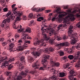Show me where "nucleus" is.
Listing matches in <instances>:
<instances>
[{
    "instance_id": "f257e3e1",
    "label": "nucleus",
    "mask_w": 80,
    "mask_h": 80,
    "mask_svg": "<svg viewBox=\"0 0 80 80\" xmlns=\"http://www.w3.org/2000/svg\"><path fill=\"white\" fill-rule=\"evenodd\" d=\"M17 58H14L12 59H8L7 57H3L0 58V63H2L1 65L2 67L7 68L9 70H10L13 68V65L12 64H9L8 63H11L12 62H13L17 60Z\"/></svg>"
},
{
    "instance_id": "f03ea898",
    "label": "nucleus",
    "mask_w": 80,
    "mask_h": 80,
    "mask_svg": "<svg viewBox=\"0 0 80 80\" xmlns=\"http://www.w3.org/2000/svg\"><path fill=\"white\" fill-rule=\"evenodd\" d=\"M53 8H56V10L55 12L57 13V14H54V16L55 18H53L52 19V21L53 22V21H55V19H57L58 20V23H61L59 22V20H62V18L63 17H65V15H68V13L66 12H62L63 14H61L62 13V12L60 11V8H58L57 7L54 6Z\"/></svg>"
},
{
    "instance_id": "7ed1b4c3",
    "label": "nucleus",
    "mask_w": 80,
    "mask_h": 80,
    "mask_svg": "<svg viewBox=\"0 0 80 80\" xmlns=\"http://www.w3.org/2000/svg\"><path fill=\"white\" fill-rule=\"evenodd\" d=\"M75 19V18L73 17V15H72V14H68L67 16L66 17L65 19H63V20H62V19L59 20V22H62L63 24H60L57 27L58 30H60L61 29V27H66V26H67L66 23H67V22H69L70 21V20L74 21Z\"/></svg>"
},
{
    "instance_id": "20e7f679",
    "label": "nucleus",
    "mask_w": 80,
    "mask_h": 80,
    "mask_svg": "<svg viewBox=\"0 0 80 80\" xmlns=\"http://www.w3.org/2000/svg\"><path fill=\"white\" fill-rule=\"evenodd\" d=\"M42 38H43L41 40V41H37L34 42V45H40V47H45L46 44L44 42V41H48V40L50 39V37L47 36V35L44 33H42Z\"/></svg>"
},
{
    "instance_id": "39448f33",
    "label": "nucleus",
    "mask_w": 80,
    "mask_h": 80,
    "mask_svg": "<svg viewBox=\"0 0 80 80\" xmlns=\"http://www.w3.org/2000/svg\"><path fill=\"white\" fill-rule=\"evenodd\" d=\"M3 23H2L1 26H0V34L2 33V29L1 28H3L5 26H7L5 27L6 29H10L9 25H10V19H6L3 21Z\"/></svg>"
},
{
    "instance_id": "423d86ee",
    "label": "nucleus",
    "mask_w": 80,
    "mask_h": 80,
    "mask_svg": "<svg viewBox=\"0 0 80 80\" xmlns=\"http://www.w3.org/2000/svg\"><path fill=\"white\" fill-rule=\"evenodd\" d=\"M29 71L27 69L24 72H22L21 73V75H18V73H16L14 77L13 78H14V80H20L22 78V76L25 77L27 76V75L28 73V72Z\"/></svg>"
},
{
    "instance_id": "0eeeda50",
    "label": "nucleus",
    "mask_w": 80,
    "mask_h": 80,
    "mask_svg": "<svg viewBox=\"0 0 80 80\" xmlns=\"http://www.w3.org/2000/svg\"><path fill=\"white\" fill-rule=\"evenodd\" d=\"M21 39L19 40L18 41V43H19L18 44V50H23L24 49H26L27 47H28V46L27 44H24L22 46H21L22 45V43H23V41Z\"/></svg>"
},
{
    "instance_id": "6e6552de",
    "label": "nucleus",
    "mask_w": 80,
    "mask_h": 80,
    "mask_svg": "<svg viewBox=\"0 0 80 80\" xmlns=\"http://www.w3.org/2000/svg\"><path fill=\"white\" fill-rule=\"evenodd\" d=\"M50 57V56L48 55H46L44 58V59H42V63L43 65V67H41L40 68V70H44L45 68L46 67L47 65L48 64V62H47V59H48V58Z\"/></svg>"
},
{
    "instance_id": "1a4fd4ad",
    "label": "nucleus",
    "mask_w": 80,
    "mask_h": 80,
    "mask_svg": "<svg viewBox=\"0 0 80 80\" xmlns=\"http://www.w3.org/2000/svg\"><path fill=\"white\" fill-rule=\"evenodd\" d=\"M53 34H54L55 37L57 38V40L59 41V40H62V38L58 37V33H57V32H55V31L54 29H52L49 32V36L50 37L51 36H52Z\"/></svg>"
},
{
    "instance_id": "9d476101",
    "label": "nucleus",
    "mask_w": 80,
    "mask_h": 80,
    "mask_svg": "<svg viewBox=\"0 0 80 80\" xmlns=\"http://www.w3.org/2000/svg\"><path fill=\"white\" fill-rule=\"evenodd\" d=\"M16 6V4H13L12 6V12L14 13V15H15V16H17V15H19V16H21L22 14H23V13L22 12H18L17 11H16V10L17 9V8H14V7H15Z\"/></svg>"
},
{
    "instance_id": "9b49d317",
    "label": "nucleus",
    "mask_w": 80,
    "mask_h": 80,
    "mask_svg": "<svg viewBox=\"0 0 80 80\" xmlns=\"http://www.w3.org/2000/svg\"><path fill=\"white\" fill-rule=\"evenodd\" d=\"M74 34L73 35V37H72V38H73L72 39H71V38L70 37H70V39L71 40H72L70 41V43L72 45H75L76 43H77V40L78 39V37H77V33H74Z\"/></svg>"
},
{
    "instance_id": "f8f14e48",
    "label": "nucleus",
    "mask_w": 80,
    "mask_h": 80,
    "mask_svg": "<svg viewBox=\"0 0 80 80\" xmlns=\"http://www.w3.org/2000/svg\"><path fill=\"white\" fill-rule=\"evenodd\" d=\"M73 26L71 25L69 26V31H68V36L69 37H70L71 38V39H73V35H75V34L74 33H77L76 32H73Z\"/></svg>"
},
{
    "instance_id": "ddd939ff",
    "label": "nucleus",
    "mask_w": 80,
    "mask_h": 80,
    "mask_svg": "<svg viewBox=\"0 0 80 80\" xmlns=\"http://www.w3.org/2000/svg\"><path fill=\"white\" fill-rule=\"evenodd\" d=\"M11 14H12V12L10 11L8 12L7 14H5V17H6L8 18L7 19H8L9 18V19L10 23V21H12V20H13V19H14L15 18V16H13V15H11Z\"/></svg>"
},
{
    "instance_id": "4468645a",
    "label": "nucleus",
    "mask_w": 80,
    "mask_h": 80,
    "mask_svg": "<svg viewBox=\"0 0 80 80\" xmlns=\"http://www.w3.org/2000/svg\"><path fill=\"white\" fill-rule=\"evenodd\" d=\"M62 46L68 47L69 46V44L68 42H62L59 44H58L56 45V47H58L59 49H60L61 47H62Z\"/></svg>"
},
{
    "instance_id": "2eb2a0df",
    "label": "nucleus",
    "mask_w": 80,
    "mask_h": 80,
    "mask_svg": "<svg viewBox=\"0 0 80 80\" xmlns=\"http://www.w3.org/2000/svg\"><path fill=\"white\" fill-rule=\"evenodd\" d=\"M40 65V62H39V60H38L36 62L32 65V67L34 68L35 70L36 69H38Z\"/></svg>"
},
{
    "instance_id": "dca6fc26",
    "label": "nucleus",
    "mask_w": 80,
    "mask_h": 80,
    "mask_svg": "<svg viewBox=\"0 0 80 80\" xmlns=\"http://www.w3.org/2000/svg\"><path fill=\"white\" fill-rule=\"evenodd\" d=\"M54 51V49L52 47H50L49 48V51L48 48H46L44 50V52L45 53H48V54H50V52H52Z\"/></svg>"
},
{
    "instance_id": "f3484780",
    "label": "nucleus",
    "mask_w": 80,
    "mask_h": 80,
    "mask_svg": "<svg viewBox=\"0 0 80 80\" xmlns=\"http://www.w3.org/2000/svg\"><path fill=\"white\" fill-rule=\"evenodd\" d=\"M15 64L17 65V66L18 67V68H19V70H21L22 69L24 68V66H22V63L19 62V61H18L16 63H15Z\"/></svg>"
},
{
    "instance_id": "a211bd4d",
    "label": "nucleus",
    "mask_w": 80,
    "mask_h": 80,
    "mask_svg": "<svg viewBox=\"0 0 80 80\" xmlns=\"http://www.w3.org/2000/svg\"><path fill=\"white\" fill-rule=\"evenodd\" d=\"M75 57H76L74 58V59L72 61V62H77V60L78 59V58L79 57H80V51H78L77 52V54L75 55Z\"/></svg>"
},
{
    "instance_id": "6ab92c4d",
    "label": "nucleus",
    "mask_w": 80,
    "mask_h": 80,
    "mask_svg": "<svg viewBox=\"0 0 80 80\" xmlns=\"http://www.w3.org/2000/svg\"><path fill=\"white\" fill-rule=\"evenodd\" d=\"M6 75L7 76H8V80H10V79H11L13 76L12 75V72H5Z\"/></svg>"
},
{
    "instance_id": "aec40b11",
    "label": "nucleus",
    "mask_w": 80,
    "mask_h": 80,
    "mask_svg": "<svg viewBox=\"0 0 80 80\" xmlns=\"http://www.w3.org/2000/svg\"><path fill=\"white\" fill-rule=\"evenodd\" d=\"M41 54V50L39 52H37L35 51H34L32 52V54L34 56H40Z\"/></svg>"
},
{
    "instance_id": "412c9836",
    "label": "nucleus",
    "mask_w": 80,
    "mask_h": 80,
    "mask_svg": "<svg viewBox=\"0 0 80 80\" xmlns=\"http://www.w3.org/2000/svg\"><path fill=\"white\" fill-rule=\"evenodd\" d=\"M45 9V8H39V9H38V8H33L32 9L33 11H35V10H38V12H42V11H43Z\"/></svg>"
},
{
    "instance_id": "4be33fe9",
    "label": "nucleus",
    "mask_w": 80,
    "mask_h": 80,
    "mask_svg": "<svg viewBox=\"0 0 80 80\" xmlns=\"http://www.w3.org/2000/svg\"><path fill=\"white\" fill-rule=\"evenodd\" d=\"M23 36L24 37H23L22 38V40H23L24 41L25 40V39H30V37L28 36L27 34H23Z\"/></svg>"
},
{
    "instance_id": "5701e85b",
    "label": "nucleus",
    "mask_w": 80,
    "mask_h": 80,
    "mask_svg": "<svg viewBox=\"0 0 80 80\" xmlns=\"http://www.w3.org/2000/svg\"><path fill=\"white\" fill-rule=\"evenodd\" d=\"M42 28L41 30L43 32H44L46 31V29H45V28H47V26L45 25V24H44V25H41Z\"/></svg>"
},
{
    "instance_id": "b1692460",
    "label": "nucleus",
    "mask_w": 80,
    "mask_h": 80,
    "mask_svg": "<svg viewBox=\"0 0 80 80\" xmlns=\"http://www.w3.org/2000/svg\"><path fill=\"white\" fill-rule=\"evenodd\" d=\"M47 68L49 69V70H51L52 72H53L54 74H57V71H56V70L55 69L53 68H50V67H48Z\"/></svg>"
},
{
    "instance_id": "393cba45",
    "label": "nucleus",
    "mask_w": 80,
    "mask_h": 80,
    "mask_svg": "<svg viewBox=\"0 0 80 80\" xmlns=\"http://www.w3.org/2000/svg\"><path fill=\"white\" fill-rule=\"evenodd\" d=\"M80 61H78V63H77L75 65L76 67L77 68V70H78V69H80Z\"/></svg>"
},
{
    "instance_id": "a878e982",
    "label": "nucleus",
    "mask_w": 80,
    "mask_h": 80,
    "mask_svg": "<svg viewBox=\"0 0 80 80\" xmlns=\"http://www.w3.org/2000/svg\"><path fill=\"white\" fill-rule=\"evenodd\" d=\"M53 16V13H51L49 14V17L48 19V21H49L52 19V17Z\"/></svg>"
},
{
    "instance_id": "bb28decb",
    "label": "nucleus",
    "mask_w": 80,
    "mask_h": 80,
    "mask_svg": "<svg viewBox=\"0 0 80 80\" xmlns=\"http://www.w3.org/2000/svg\"><path fill=\"white\" fill-rule=\"evenodd\" d=\"M76 57L75 56H73V55H69L68 56V58H69L70 60H73V58H75Z\"/></svg>"
},
{
    "instance_id": "cd10ccee",
    "label": "nucleus",
    "mask_w": 80,
    "mask_h": 80,
    "mask_svg": "<svg viewBox=\"0 0 80 80\" xmlns=\"http://www.w3.org/2000/svg\"><path fill=\"white\" fill-rule=\"evenodd\" d=\"M20 60L21 62H25V57H24V56H22L20 58Z\"/></svg>"
},
{
    "instance_id": "c85d7f7f",
    "label": "nucleus",
    "mask_w": 80,
    "mask_h": 80,
    "mask_svg": "<svg viewBox=\"0 0 80 80\" xmlns=\"http://www.w3.org/2000/svg\"><path fill=\"white\" fill-rule=\"evenodd\" d=\"M59 75L60 77H63L66 75V74L64 72H60L59 73Z\"/></svg>"
},
{
    "instance_id": "c756f323",
    "label": "nucleus",
    "mask_w": 80,
    "mask_h": 80,
    "mask_svg": "<svg viewBox=\"0 0 80 80\" xmlns=\"http://www.w3.org/2000/svg\"><path fill=\"white\" fill-rule=\"evenodd\" d=\"M64 50H67L69 53H72L73 52V50L71 49L69 50H68V49L65 48Z\"/></svg>"
},
{
    "instance_id": "7c9ffc66",
    "label": "nucleus",
    "mask_w": 80,
    "mask_h": 80,
    "mask_svg": "<svg viewBox=\"0 0 80 80\" xmlns=\"http://www.w3.org/2000/svg\"><path fill=\"white\" fill-rule=\"evenodd\" d=\"M76 48L77 50H80V43H78L76 46Z\"/></svg>"
},
{
    "instance_id": "2f4dec72",
    "label": "nucleus",
    "mask_w": 80,
    "mask_h": 80,
    "mask_svg": "<svg viewBox=\"0 0 80 80\" xmlns=\"http://www.w3.org/2000/svg\"><path fill=\"white\" fill-rule=\"evenodd\" d=\"M44 18L42 17H39V18H38L37 20L38 22H40L42 21V20H43Z\"/></svg>"
},
{
    "instance_id": "473e14b6",
    "label": "nucleus",
    "mask_w": 80,
    "mask_h": 80,
    "mask_svg": "<svg viewBox=\"0 0 80 80\" xmlns=\"http://www.w3.org/2000/svg\"><path fill=\"white\" fill-rule=\"evenodd\" d=\"M20 17H17L16 19L15 20H14V19H13V20H14V22H15V23H16L17 22V21H20Z\"/></svg>"
},
{
    "instance_id": "72a5a7b5",
    "label": "nucleus",
    "mask_w": 80,
    "mask_h": 80,
    "mask_svg": "<svg viewBox=\"0 0 80 80\" xmlns=\"http://www.w3.org/2000/svg\"><path fill=\"white\" fill-rule=\"evenodd\" d=\"M18 27H19L20 29L18 30V33H20V32H22L23 30L22 29H22V25H20Z\"/></svg>"
},
{
    "instance_id": "f704fd0d",
    "label": "nucleus",
    "mask_w": 80,
    "mask_h": 80,
    "mask_svg": "<svg viewBox=\"0 0 80 80\" xmlns=\"http://www.w3.org/2000/svg\"><path fill=\"white\" fill-rule=\"evenodd\" d=\"M53 39H50V40H49V43H51V45H52L53 44H54L55 43V42L53 41Z\"/></svg>"
},
{
    "instance_id": "c9c22d12",
    "label": "nucleus",
    "mask_w": 80,
    "mask_h": 80,
    "mask_svg": "<svg viewBox=\"0 0 80 80\" xmlns=\"http://www.w3.org/2000/svg\"><path fill=\"white\" fill-rule=\"evenodd\" d=\"M54 66L57 67H58L60 66V63L59 62H55L54 63Z\"/></svg>"
},
{
    "instance_id": "e433bc0d",
    "label": "nucleus",
    "mask_w": 80,
    "mask_h": 80,
    "mask_svg": "<svg viewBox=\"0 0 80 80\" xmlns=\"http://www.w3.org/2000/svg\"><path fill=\"white\" fill-rule=\"evenodd\" d=\"M33 13H30L28 17V18H30L29 19H30V18H32L33 17Z\"/></svg>"
},
{
    "instance_id": "4c0bfd02",
    "label": "nucleus",
    "mask_w": 80,
    "mask_h": 80,
    "mask_svg": "<svg viewBox=\"0 0 80 80\" xmlns=\"http://www.w3.org/2000/svg\"><path fill=\"white\" fill-rule=\"evenodd\" d=\"M26 32H31V28H28L26 29Z\"/></svg>"
},
{
    "instance_id": "58836bf2",
    "label": "nucleus",
    "mask_w": 80,
    "mask_h": 80,
    "mask_svg": "<svg viewBox=\"0 0 80 80\" xmlns=\"http://www.w3.org/2000/svg\"><path fill=\"white\" fill-rule=\"evenodd\" d=\"M67 38H68V37H67V36L65 35H63V36L62 39L63 40H67Z\"/></svg>"
},
{
    "instance_id": "ea45409f",
    "label": "nucleus",
    "mask_w": 80,
    "mask_h": 80,
    "mask_svg": "<svg viewBox=\"0 0 80 80\" xmlns=\"http://www.w3.org/2000/svg\"><path fill=\"white\" fill-rule=\"evenodd\" d=\"M29 61H30V63H32V62H33V59L32 57H29Z\"/></svg>"
},
{
    "instance_id": "a19ab883",
    "label": "nucleus",
    "mask_w": 80,
    "mask_h": 80,
    "mask_svg": "<svg viewBox=\"0 0 80 80\" xmlns=\"http://www.w3.org/2000/svg\"><path fill=\"white\" fill-rule=\"evenodd\" d=\"M15 38H16V39H17V38H19V37H20V35H19V34H15Z\"/></svg>"
},
{
    "instance_id": "79ce46f5",
    "label": "nucleus",
    "mask_w": 80,
    "mask_h": 80,
    "mask_svg": "<svg viewBox=\"0 0 80 80\" xmlns=\"http://www.w3.org/2000/svg\"><path fill=\"white\" fill-rule=\"evenodd\" d=\"M2 46L3 47H5V46H7V42H3L2 43Z\"/></svg>"
},
{
    "instance_id": "37998d69",
    "label": "nucleus",
    "mask_w": 80,
    "mask_h": 80,
    "mask_svg": "<svg viewBox=\"0 0 80 80\" xmlns=\"http://www.w3.org/2000/svg\"><path fill=\"white\" fill-rule=\"evenodd\" d=\"M22 19L23 20H27V18L26 16H23L22 17Z\"/></svg>"
},
{
    "instance_id": "c03bdc74",
    "label": "nucleus",
    "mask_w": 80,
    "mask_h": 80,
    "mask_svg": "<svg viewBox=\"0 0 80 80\" xmlns=\"http://www.w3.org/2000/svg\"><path fill=\"white\" fill-rule=\"evenodd\" d=\"M24 42H25V43H28V44H30V42H31L30 41H28L25 40L24 41Z\"/></svg>"
},
{
    "instance_id": "a18cd8bd",
    "label": "nucleus",
    "mask_w": 80,
    "mask_h": 80,
    "mask_svg": "<svg viewBox=\"0 0 80 80\" xmlns=\"http://www.w3.org/2000/svg\"><path fill=\"white\" fill-rule=\"evenodd\" d=\"M9 46L10 47H12L13 48V47H14V46H15V44H14V43H11Z\"/></svg>"
},
{
    "instance_id": "49530a36",
    "label": "nucleus",
    "mask_w": 80,
    "mask_h": 80,
    "mask_svg": "<svg viewBox=\"0 0 80 80\" xmlns=\"http://www.w3.org/2000/svg\"><path fill=\"white\" fill-rule=\"evenodd\" d=\"M3 12H7L8 11V8H5L3 9Z\"/></svg>"
},
{
    "instance_id": "de8ad7c7",
    "label": "nucleus",
    "mask_w": 80,
    "mask_h": 80,
    "mask_svg": "<svg viewBox=\"0 0 80 80\" xmlns=\"http://www.w3.org/2000/svg\"><path fill=\"white\" fill-rule=\"evenodd\" d=\"M29 73L32 74H34V73H36L37 72H36V71H32V72H30Z\"/></svg>"
},
{
    "instance_id": "09e8293b",
    "label": "nucleus",
    "mask_w": 80,
    "mask_h": 80,
    "mask_svg": "<svg viewBox=\"0 0 80 80\" xmlns=\"http://www.w3.org/2000/svg\"><path fill=\"white\" fill-rule=\"evenodd\" d=\"M0 73H1L0 72ZM4 78H3L2 75L0 74V80H4Z\"/></svg>"
},
{
    "instance_id": "8fccbe9b",
    "label": "nucleus",
    "mask_w": 80,
    "mask_h": 80,
    "mask_svg": "<svg viewBox=\"0 0 80 80\" xmlns=\"http://www.w3.org/2000/svg\"><path fill=\"white\" fill-rule=\"evenodd\" d=\"M0 2H1L2 4H5L4 3H5V0H0Z\"/></svg>"
},
{
    "instance_id": "3c124183",
    "label": "nucleus",
    "mask_w": 80,
    "mask_h": 80,
    "mask_svg": "<svg viewBox=\"0 0 80 80\" xmlns=\"http://www.w3.org/2000/svg\"><path fill=\"white\" fill-rule=\"evenodd\" d=\"M69 64H67L66 65H65V66L64 68H66V69H67V68L69 67Z\"/></svg>"
},
{
    "instance_id": "603ef678",
    "label": "nucleus",
    "mask_w": 80,
    "mask_h": 80,
    "mask_svg": "<svg viewBox=\"0 0 80 80\" xmlns=\"http://www.w3.org/2000/svg\"><path fill=\"white\" fill-rule=\"evenodd\" d=\"M64 55V52H60V56H63Z\"/></svg>"
},
{
    "instance_id": "864d4df0",
    "label": "nucleus",
    "mask_w": 80,
    "mask_h": 80,
    "mask_svg": "<svg viewBox=\"0 0 80 80\" xmlns=\"http://www.w3.org/2000/svg\"><path fill=\"white\" fill-rule=\"evenodd\" d=\"M17 50H19V51H22V50H20L19 49H18V48H17V49L16 48H15L13 49V51L14 52H16V51H17Z\"/></svg>"
},
{
    "instance_id": "5fc2aeb1",
    "label": "nucleus",
    "mask_w": 80,
    "mask_h": 80,
    "mask_svg": "<svg viewBox=\"0 0 80 80\" xmlns=\"http://www.w3.org/2000/svg\"><path fill=\"white\" fill-rule=\"evenodd\" d=\"M77 27L78 28H80V22H79L77 25Z\"/></svg>"
},
{
    "instance_id": "6e6d98bb",
    "label": "nucleus",
    "mask_w": 80,
    "mask_h": 80,
    "mask_svg": "<svg viewBox=\"0 0 80 80\" xmlns=\"http://www.w3.org/2000/svg\"><path fill=\"white\" fill-rule=\"evenodd\" d=\"M75 48H76V46H73L72 47V48H71V50H74Z\"/></svg>"
},
{
    "instance_id": "4d7b16f0",
    "label": "nucleus",
    "mask_w": 80,
    "mask_h": 80,
    "mask_svg": "<svg viewBox=\"0 0 80 80\" xmlns=\"http://www.w3.org/2000/svg\"><path fill=\"white\" fill-rule=\"evenodd\" d=\"M62 59L64 60H67V56H65L62 58Z\"/></svg>"
},
{
    "instance_id": "13d9d810",
    "label": "nucleus",
    "mask_w": 80,
    "mask_h": 80,
    "mask_svg": "<svg viewBox=\"0 0 80 80\" xmlns=\"http://www.w3.org/2000/svg\"><path fill=\"white\" fill-rule=\"evenodd\" d=\"M34 22V21H31L30 23V26H31V25H32V24H33V23Z\"/></svg>"
},
{
    "instance_id": "bf43d9fd",
    "label": "nucleus",
    "mask_w": 80,
    "mask_h": 80,
    "mask_svg": "<svg viewBox=\"0 0 80 80\" xmlns=\"http://www.w3.org/2000/svg\"><path fill=\"white\" fill-rule=\"evenodd\" d=\"M4 40L5 39H4V38H1L0 39V42H3Z\"/></svg>"
},
{
    "instance_id": "052dcab7",
    "label": "nucleus",
    "mask_w": 80,
    "mask_h": 80,
    "mask_svg": "<svg viewBox=\"0 0 80 80\" xmlns=\"http://www.w3.org/2000/svg\"><path fill=\"white\" fill-rule=\"evenodd\" d=\"M12 34L11 33H9V34H8V37H11L12 36Z\"/></svg>"
},
{
    "instance_id": "680f3d73",
    "label": "nucleus",
    "mask_w": 80,
    "mask_h": 80,
    "mask_svg": "<svg viewBox=\"0 0 80 80\" xmlns=\"http://www.w3.org/2000/svg\"><path fill=\"white\" fill-rule=\"evenodd\" d=\"M76 17H80V15L78 14H77L76 15Z\"/></svg>"
},
{
    "instance_id": "e2e57ef3",
    "label": "nucleus",
    "mask_w": 80,
    "mask_h": 80,
    "mask_svg": "<svg viewBox=\"0 0 80 80\" xmlns=\"http://www.w3.org/2000/svg\"><path fill=\"white\" fill-rule=\"evenodd\" d=\"M14 40V39L13 38H12L11 40H9V42H12V41H13Z\"/></svg>"
},
{
    "instance_id": "0e129e2a",
    "label": "nucleus",
    "mask_w": 80,
    "mask_h": 80,
    "mask_svg": "<svg viewBox=\"0 0 80 80\" xmlns=\"http://www.w3.org/2000/svg\"><path fill=\"white\" fill-rule=\"evenodd\" d=\"M77 12V10H74L73 11V13H76Z\"/></svg>"
},
{
    "instance_id": "69168bd1",
    "label": "nucleus",
    "mask_w": 80,
    "mask_h": 80,
    "mask_svg": "<svg viewBox=\"0 0 80 80\" xmlns=\"http://www.w3.org/2000/svg\"><path fill=\"white\" fill-rule=\"evenodd\" d=\"M68 6H65L64 7V9H67V8H68Z\"/></svg>"
},
{
    "instance_id": "338daca9",
    "label": "nucleus",
    "mask_w": 80,
    "mask_h": 80,
    "mask_svg": "<svg viewBox=\"0 0 80 80\" xmlns=\"http://www.w3.org/2000/svg\"><path fill=\"white\" fill-rule=\"evenodd\" d=\"M11 48L9 49V50H10V51H12V50H13V48L11 47Z\"/></svg>"
},
{
    "instance_id": "774afa93",
    "label": "nucleus",
    "mask_w": 80,
    "mask_h": 80,
    "mask_svg": "<svg viewBox=\"0 0 80 80\" xmlns=\"http://www.w3.org/2000/svg\"><path fill=\"white\" fill-rule=\"evenodd\" d=\"M59 80H67V79H66V78L65 79L61 78V79H60Z\"/></svg>"
}]
</instances>
